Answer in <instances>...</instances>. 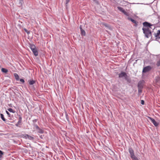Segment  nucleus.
<instances>
[{
    "label": "nucleus",
    "mask_w": 160,
    "mask_h": 160,
    "mask_svg": "<svg viewBox=\"0 0 160 160\" xmlns=\"http://www.w3.org/2000/svg\"><path fill=\"white\" fill-rule=\"evenodd\" d=\"M14 77H15L16 79L17 80H18L19 79V76L17 74L15 73L14 74Z\"/></svg>",
    "instance_id": "13"
},
{
    "label": "nucleus",
    "mask_w": 160,
    "mask_h": 160,
    "mask_svg": "<svg viewBox=\"0 0 160 160\" xmlns=\"http://www.w3.org/2000/svg\"><path fill=\"white\" fill-rule=\"evenodd\" d=\"M20 81L21 82H24V79H22V78L20 79Z\"/></svg>",
    "instance_id": "26"
},
{
    "label": "nucleus",
    "mask_w": 160,
    "mask_h": 160,
    "mask_svg": "<svg viewBox=\"0 0 160 160\" xmlns=\"http://www.w3.org/2000/svg\"><path fill=\"white\" fill-rule=\"evenodd\" d=\"M28 82L30 85H32L35 83V81L33 80L29 81Z\"/></svg>",
    "instance_id": "14"
},
{
    "label": "nucleus",
    "mask_w": 160,
    "mask_h": 160,
    "mask_svg": "<svg viewBox=\"0 0 160 160\" xmlns=\"http://www.w3.org/2000/svg\"><path fill=\"white\" fill-rule=\"evenodd\" d=\"M28 137V139H30V140H33L34 139V138L32 137L29 136L28 135V136H27Z\"/></svg>",
    "instance_id": "18"
},
{
    "label": "nucleus",
    "mask_w": 160,
    "mask_h": 160,
    "mask_svg": "<svg viewBox=\"0 0 160 160\" xmlns=\"http://www.w3.org/2000/svg\"><path fill=\"white\" fill-rule=\"evenodd\" d=\"M152 69V68L150 66H147L143 68L142 70L143 73H145L150 71Z\"/></svg>",
    "instance_id": "3"
},
{
    "label": "nucleus",
    "mask_w": 160,
    "mask_h": 160,
    "mask_svg": "<svg viewBox=\"0 0 160 160\" xmlns=\"http://www.w3.org/2000/svg\"><path fill=\"white\" fill-rule=\"evenodd\" d=\"M143 25L144 27L142 28V29L143 33L145 34L146 37L148 38L151 35V31L150 29H154L155 28V26L147 22H143Z\"/></svg>",
    "instance_id": "1"
},
{
    "label": "nucleus",
    "mask_w": 160,
    "mask_h": 160,
    "mask_svg": "<svg viewBox=\"0 0 160 160\" xmlns=\"http://www.w3.org/2000/svg\"><path fill=\"white\" fill-rule=\"evenodd\" d=\"M6 112L7 114L8 115V116H10V114L7 111H6Z\"/></svg>",
    "instance_id": "29"
},
{
    "label": "nucleus",
    "mask_w": 160,
    "mask_h": 160,
    "mask_svg": "<svg viewBox=\"0 0 160 160\" xmlns=\"http://www.w3.org/2000/svg\"><path fill=\"white\" fill-rule=\"evenodd\" d=\"M16 126H18V125L17 124H16Z\"/></svg>",
    "instance_id": "31"
},
{
    "label": "nucleus",
    "mask_w": 160,
    "mask_h": 160,
    "mask_svg": "<svg viewBox=\"0 0 160 160\" xmlns=\"http://www.w3.org/2000/svg\"><path fill=\"white\" fill-rule=\"evenodd\" d=\"M35 128H36V129H37V130L40 128H39V127L37 125H36L35 126Z\"/></svg>",
    "instance_id": "27"
},
{
    "label": "nucleus",
    "mask_w": 160,
    "mask_h": 160,
    "mask_svg": "<svg viewBox=\"0 0 160 160\" xmlns=\"http://www.w3.org/2000/svg\"><path fill=\"white\" fill-rule=\"evenodd\" d=\"M3 154V152L2 151L0 150V157H1Z\"/></svg>",
    "instance_id": "23"
},
{
    "label": "nucleus",
    "mask_w": 160,
    "mask_h": 160,
    "mask_svg": "<svg viewBox=\"0 0 160 160\" xmlns=\"http://www.w3.org/2000/svg\"><path fill=\"white\" fill-rule=\"evenodd\" d=\"M1 71L2 72H5V73H7L8 71L7 69L4 68H2Z\"/></svg>",
    "instance_id": "12"
},
{
    "label": "nucleus",
    "mask_w": 160,
    "mask_h": 160,
    "mask_svg": "<svg viewBox=\"0 0 160 160\" xmlns=\"http://www.w3.org/2000/svg\"><path fill=\"white\" fill-rule=\"evenodd\" d=\"M8 110L10 112H12L13 113H14L15 112V111L11 108H9L8 109Z\"/></svg>",
    "instance_id": "15"
},
{
    "label": "nucleus",
    "mask_w": 160,
    "mask_h": 160,
    "mask_svg": "<svg viewBox=\"0 0 160 160\" xmlns=\"http://www.w3.org/2000/svg\"><path fill=\"white\" fill-rule=\"evenodd\" d=\"M144 101L143 100H142L141 101V103L142 104V105H143L144 104Z\"/></svg>",
    "instance_id": "28"
},
{
    "label": "nucleus",
    "mask_w": 160,
    "mask_h": 160,
    "mask_svg": "<svg viewBox=\"0 0 160 160\" xmlns=\"http://www.w3.org/2000/svg\"><path fill=\"white\" fill-rule=\"evenodd\" d=\"M103 24L106 27H109L108 26V25L106 23H103Z\"/></svg>",
    "instance_id": "25"
},
{
    "label": "nucleus",
    "mask_w": 160,
    "mask_h": 160,
    "mask_svg": "<svg viewBox=\"0 0 160 160\" xmlns=\"http://www.w3.org/2000/svg\"><path fill=\"white\" fill-rule=\"evenodd\" d=\"M149 118L151 122L156 127L158 126V123L154 119L150 117H149Z\"/></svg>",
    "instance_id": "6"
},
{
    "label": "nucleus",
    "mask_w": 160,
    "mask_h": 160,
    "mask_svg": "<svg viewBox=\"0 0 160 160\" xmlns=\"http://www.w3.org/2000/svg\"><path fill=\"white\" fill-rule=\"evenodd\" d=\"M19 4L22 6L23 3V0H19Z\"/></svg>",
    "instance_id": "19"
},
{
    "label": "nucleus",
    "mask_w": 160,
    "mask_h": 160,
    "mask_svg": "<svg viewBox=\"0 0 160 160\" xmlns=\"http://www.w3.org/2000/svg\"><path fill=\"white\" fill-rule=\"evenodd\" d=\"M118 8L120 11L123 13L125 15L127 16H128V12H126L125 11L122 7H118Z\"/></svg>",
    "instance_id": "4"
},
{
    "label": "nucleus",
    "mask_w": 160,
    "mask_h": 160,
    "mask_svg": "<svg viewBox=\"0 0 160 160\" xmlns=\"http://www.w3.org/2000/svg\"><path fill=\"white\" fill-rule=\"evenodd\" d=\"M80 30H81V35H83V36H85V34H86V33H85V32L84 31V30H83L82 28V27H80Z\"/></svg>",
    "instance_id": "9"
},
{
    "label": "nucleus",
    "mask_w": 160,
    "mask_h": 160,
    "mask_svg": "<svg viewBox=\"0 0 160 160\" xmlns=\"http://www.w3.org/2000/svg\"><path fill=\"white\" fill-rule=\"evenodd\" d=\"M128 150L130 157L132 160H139L138 158L135 155L134 151L131 148H129Z\"/></svg>",
    "instance_id": "2"
},
{
    "label": "nucleus",
    "mask_w": 160,
    "mask_h": 160,
    "mask_svg": "<svg viewBox=\"0 0 160 160\" xmlns=\"http://www.w3.org/2000/svg\"><path fill=\"white\" fill-rule=\"evenodd\" d=\"M24 30L28 34H29L30 33V32L28 31V30L26 29V28L24 29Z\"/></svg>",
    "instance_id": "22"
},
{
    "label": "nucleus",
    "mask_w": 160,
    "mask_h": 160,
    "mask_svg": "<svg viewBox=\"0 0 160 160\" xmlns=\"http://www.w3.org/2000/svg\"><path fill=\"white\" fill-rule=\"evenodd\" d=\"M127 76L125 72H122L119 75V77L120 78L124 77L125 79L127 78Z\"/></svg>",
    "instance_id": "5"
},
{
    "label": "nucleus",
    "mask_w": 160,
    "mask_h": 160,
    "mask_svg": "<svg viewBox=\"0 0 160 160\" xmlns=\"http://www.w3.org/2000/svg\"><path fill=\"white\" fill-rule=\"evenodd\" d=\"M70 0H66V4H68V2L70 1Z\"/></svg>",
    "instance_id": "30"
},
{
    "label": "nucleus",
    "mask_w": 160,
    "mask_h": 160,
    "mask_svg": "<svg viewBox=\"0 0 160 160\" xmlns=\"http://www.w3.org/2000/svg\"><path fill=\"white\" fill-rule=\"evenodd\" d=\"M0 116L1 118H2V119L4 121H6L5 119L4 118V115L2 114L1 113L0 114Z\"/></svg>",
    "instance_id": "16"
},
{
    "label": "nucleus",
    "mask_w": 160,
    "mask_h": 160,
    "mask_svg": "<svg viewBox=\"0 0 160 160\" xmlns=\"http://www.w3.org/2000/svg\"><path fill=\"white\" fill-rule=\"evenodd\" d=\"M157 65L158 66H160V60L157 62Z\"/></svg>",
    "instance_id": "21"
},
{
    "label": "nucleus",
    "mask_w": 160,
    "mask_h": 160,
    "mask_svg": "<svg viewBox=\"0 0 160 160\" xmlns=\"http://www.w3.org/2000/svg\"><path fill=\"white\" fill-rule=\"evenodd\" d=\"M38 132L39 133H42L43 132V130L40 128L38 130Z\"/></svg>",
    "instance_id": "17"
},
{
    "label": "nucleus",
    "mask_w": 160,
    "mask_h": 160,
    "mask_svg": "<svg viewBox=\"0 0 160 160\" xmlns=\"http://www.w3.org/2000/svg\"><path fill=\"white\" fill-rule=\"evenodd\" d=\"M154 36L156 38L160 39V30H158L157 33L155 34Z\"/></svg>",
    "instance_id": "7"
},
{
    "label": "nucleus",
    "mask_w": 160,
    "mask_h": 160,
    "mask_svg": "<svg viewBox=\"0 0 160 160\" xmlns=\"http://www.w3.org/2000/svg\"><path fill=\"white\" fill-rule=\"evenodd\" d=\"M33 54L35 56H37L38 55V52L36 48L32 51Z\"/></svg>",
    "instance_id": "10"
},
{
    "label": "nucleus",
    "mask_w": 160,
    "mask_h": 160,
    "mask_svg": "<svg viewBox=\"0 0 160 160\" xmlns=\"http://www.w3.org/2000/svg\"><path fill=\"white\" fill-rule=\"evenodd\" d=\"M128 19L129 20H130L131 21H132L133 23H135V24H136V26H137V22L131 18H129V17H128Z\"/></svg>",
    "instance_id": "8"
},
{
    "label": "nucleus",
    "mask_w": 160,
    "mask_h": 160,
    "mask_svg": "<svg viewBox=\"0 0 160 160\" xmlns=\"http://www.w3.org/2000/svg\"><path fill=\"white\" fill-rule=\"evenodd\" d=\"M22 118L21 117H20L19 118V121L18 122H20L22 121Z\"/></svg>",
    "instance_id": "24"
},
{
    "label": "nucleus",
    "mask_w": 160,
    "mask_h": 160,
    "mask_svg": "<svg viewBox=\"0 0 160 160\" xmlns=\"http://www.w3.org/2000/svg\"><path fill=\"white\" fill-rule=\"evenodd\" d=\"M30 48L31 49L32 51L34 50L36 48L35 46L33 44H31L30 45Z\"/></svg>",
    "instance_id": "11"
},
{
    "label": "nucleus",
    "mask_w": 160,
    "mask_h": 160,
    "mask_svg": "<svg viewBox=\"0 0 160 160\" xmlns=\"http://www.w3.org/2000/svg\"><path fill=\"white\" fill-rule=\"evenodd\" d=\"M23 137L24 138H26V139L28 138V137L27 136H28V135L25 134L23 135Z\"/></svg>",
    "instance_id": "20"
}]
</instances>
